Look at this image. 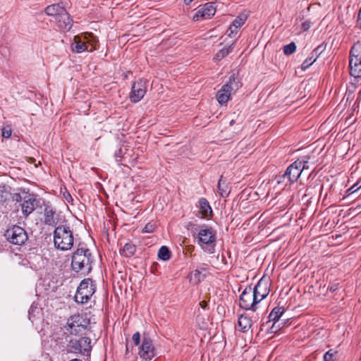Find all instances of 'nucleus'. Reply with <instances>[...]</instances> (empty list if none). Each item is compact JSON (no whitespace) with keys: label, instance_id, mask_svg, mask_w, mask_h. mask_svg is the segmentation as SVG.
<instances>
[{"label":"nucleus","instance_id":"49","mask_svg":"<svg viewBox=\"0 0 361 361\" xmlns=\"http://www.w3.org/2000/svg\"><path fill=\"white\" fill-rule=\"evenodd\" d=\"M88 35H89L90 37H92V35L91 34H88Z\"/></svg>","mask_w":361,"mask_h":361},{"label":"nucleus","instance_id":"30","mask_svg":"<svg viewBox=\"0 0 361 361\" xmlns=\"http://www.w3.org/2000/svg\"><path fill=\"white\" fill-rule=\"evenodd\" d=\"M296 50V45L295 42H291L283 47L284 54L289 56L293 54Z\"/></svg>","mask_w":361,"mask_h":361},{"label":"nucleus","instance_id":"33","mask_svg":"<svg viewBox=\"0 0 361 361\" xmlns=\"http://www.w3.org/2000/svg\"><path fill=\"white\" fill-rule=\"evenodd\" d=\"M132 340L135 345H139L141 341V336L140 332H135L132 336Z\"/></svg>","mask_w":361,"mask_h":361},{"label":"nucleus","instance_id":"17","mask_svg":"<svg viewBox=\"0 0 361 361\" xmlns=\"http://www.w3.org/2000/svg\"><path fill=\"white\" fill-rule=\"evenodd\" d=\"M207 269V265L206 264L199 266L188 275L189 281L193 285L198 284L204 279Z\"/></svg>","mask_w":361,"mask_h":361},{"label":"nucleus","instance_id":"45","mask_svg":"<svg viewBox=\"0 0 361 361\" xmlns=\"http://www.w3.org/2000/svg\"><path fill=\"white\" fill-rule=\"evenodd\" d=\"M329 335L328 331L325 330L324 334H322V337L327 336Z\"/></svg>","mask_w":361,"mask_h":361},{"label":"nucleus","instance_id":"28","mask_svg":"<svg viewBox=\"0 0 361 361\" xmlns=\"http://www.w3.org/2000/svg\"><path fill=\"white\" fill-rule=\"evenodd\" d=\"M158 257L164 261L169 260L171 257V252L169 248L166 246H162L159 250Z\"/></svg>","mask_w":361,"mask_h":361},{"label":"nucleus","instance_id":"31","mask_svg":"<svg viewBox=\"0 0 361 361\" xmlns=\"http://www.w3.org/2000/svg\"><path fill=\"white\" fill-rule=\"evenodd\" d=\"M156 225L155 223L153 221H150L148 224L145 225V226L143 228L142 231L145 233H152L155 230Z\"/></svg>","mask_w":361,"mask_h":361},{"label":"nucleus","instance_id":"16","mask_svg":"<svg viewBox=\"0 0 361 361\" xmlns=\"http://www.w3.org/2000/svg\"><path fill=\"white\" fill-rule=\"evenodd\" d=\"M252 290L259 302L264 300L269 295L270 291L268 282L263 279H261L258 281Z\"/></svg>","mask_w":361,"mask_h":361},{"label":"nucleus","instance_id":"25","mask_svg":"<svg viewBox=\"0 0 361 361\" xmlns=\"http://www.w3.org/2000/svg\"><path fill=\"white\" fill-rule=\"evenodd\" d=\"M136 251V247L131 243H127L120 250L122 255L126 257H132Z\"/></svg>","mask_w":361,"mask_h":361},{"label":"nucleus","instance_id":"23","mask_svg":"<svg viewBox=\"0 0 361 361\" xmlns=\"http://www.w3.org/2000/svg\"><path fill=\"white\" fill-rule=\"evenodd\" d=\"M72 50L77 53H81L88 49L86 42L82 41L79 36H75L73 42L71 44Z\"/></svg>","mask_w":361,"mask_h":361},{"label":"nucleus","instance_id":"22","mask_svg":"<svg viewBox=\"0 0 361 361\" xmlns=\"http://www.w3.org/2000/svg\"><path fill=\"white\" fill-rule=\"evenodd\" d=\"M198 207L202 218H208L212 216V209L209 202L205 198H200L199 200Z\"/></svg>","mask_w":361,"mask_h":361},{"label":"nucleus","instance_id":"27","mask_svg":"<svg viewBox=\"0 0 361 361\" xmlns=\"http://www.w3.org/2000/svg\"><path fill=\"white\" fill-rule=\"evenodd\" d=\"M234 48V44H231L228 47H224L222 49L219 50L216 54L215 55V59L219 61L226 56L230 52L233 51Z\"/></svg>","mask_w":361,"mask_h":361},{"label":"nucleus","instance_id":"4","mask_svg":"<svg viewBox=\"0 0 361 361\" xmlns=\"http://www.w3.org/2000/svg\"><path fill=\"white\" fill-rule=\"evenodd\" d=\"M90 319L83 314H74L71 316L66 325L64 326L66 334L79 335L85 332L90 326Z\"/></svg>","mask_w":361,"mask_h":361},{"label":"nucleus","instance_id":"43","mask_svg":"<svg viewBox=\"0 0 361 361\" xmlns=\"http://www.w3.org/2000/svg\"><path fill=\"white\" fill-rule=\"evenodd\" d=\"M64 197H65L66 200L68 202H70V200H72V197H71V196L69 194H68V195H67V196L64 195Z\"/></svg>","mask_w":361,"mask_h":361},{"label":"nucleus","instance_id":"42","mask_svg":"<svg viewBox=\"0 0 361 361\" xmlns=\"http://www.w3.org/2000/svg\"><path fill=\"white\" fill-rule=\"evenodd\" d=\"M357 189L358 188H357V185H354L350 188H349L348 190L350 191L351 193H353L357 191Z\"/></svg>","mask_w":361,"mask_h":361},{"label":"nucleus","instance_id":"13","mask_svg":"<svg viewBox=\"0 0 361 361\" xmlns=\"http://www.w3.org/2000/svg\"><path fill=\"white\" fill-rule=\"evenodd\" d=\"M147 92V80L140 79L133 84L130 95V101L136 103L140 101Z\"/></svg>","mask_w":361,"mask_h":361},{"label":"nucleus","instance_id":"2","mask_svg":"<svg viewBox=\"0 0 361 361\" xmlns=\"http://www.w3.org/2000/svg\"><path fill=\"white\" fill-rule=\"evenodd\" d=\"M308 161L297 160L290 164L286 172L279 176L278 183H284L285 185L291 184L298 180L305 169L309 168Z\"/></svg>","mask_w":361,"mask_h":361},{"label":"nucleus","instance_id":"7","mask_svg":"<svg viewBox=\"0 0 361 361\" xmlns=\"http://www.w3.org/2000/svg\"><path fill=\"white\" fill-rule=\"evenodd\" d=\"M240 87L239 80L234 75L231 76L228 81L216 93V97L219 103L226 104L229 100L231 94L236 92Z\"/></svg>","mask_w":361,"mask_h":361},{"label":"nucleus","instance_id":"37","mask_svg":"<svg viewBox=\"0 0 361 361\" xmlns=\"http://www.w3.org/2000/svg\"><path fill=\"white\" fill-rule=\"evenodd\" d=\"M326 47V44H324V45L322 44V45H319V46L317 47V51H320L319 54L317 55V58H319L322 55V54L325 50Z\"/></svg>","mask_w":361,"mask_h":361},{"label":"nucleus","instance_id":"24","mask_svg":"<svg viewBox=\"0 0 361 361\" xmlns=\"http://www.w3.org/2000/svg\"><path fill=\"white\" fill-rule=\"evenodd\" d=\"M239 330L242 332H247L252 326V320L247 315L242 314L238 318Z\"/></svg>","mask_w":361,"mask_h":361},{"label":"nucleus","instance_id":"41","mask_svg":"<svg viewBox=\"0 0 361 361\" xmlns=\"http://www.w3.org/2000/svg\"><path fill=\"white\" fill-rule=\"evenodd\" d=\"M200 305L202 309H207L208 307V304L205 300H202L200 302Z\"/></svg>","mask_w":361,"mask_h":361},{"label":"nucleus","instance_id":"21","mask_svg":"<svg viewBox=\"0 0 361 361\" xmlns=\"http://www.w3.org/2000/svg\"><path fill=\"white\" fill-rule=\"evenodd\" d=\"M45 12L48 16H53L54 19H56L60 15L59 13L61 12L63 13V17L66 18V10L59 4H52L48 6L45 9Z\"/></svg>","mask_w":361,"mask_h":361},{"label":"nucleus","instance_id":"8","mask_svg":"<svg viewBox=\"0 0 361 361\" xmlns=\"http://www.w3.org/2000/svg\"><path fill=\"white\" fill-rule=\"evenodd\" d=\"M95 292V286L93 281L90 279L82 280L77 288L74 296L75 301L78 303L84 304L87 302Z\"/></svg>","mask_w":361,"mask_h":361},{"label":"nucleus","instance_id":"5","mask_svg":"<svg viewBox=\"0 0 361 361\" xmlns=\"http://www.w3.org/2000/svg\"><path fill=\"white\" fill-rule=\"evenodd\" d=\"M198 244L206 250V246H208L207 251L209 253L214 252L216 232L212 228L207 226H202L197 233Z\"/></svg>","mask_w":361,"mask_h":361},{"label":"nucleus","instance_id":"29","mask_svg":"<svg viewBox=\"0 0 361 361\" xmlns=\"http://www.w3.org/2000/svg\"><path fill=\"white\" fill-rule=\"evenodd\" d=\"M247 20V16L246 15H241L238 16L233 21V26L235 27V31H238V28H240L246 21Z\"/></svg>","mask_w":361,"mask_h":361},{"label":"nucleus","instance_id":"46","mask_svg":"<svg viewBox=\"0 0 361 361\" xmlns=\"http://www.w3.org/2000/svg\"><path fill=\"white\" fill-rule=\"evenodd\" d=\"M192 0H184V2L185 3V4H189L190 3L192 2Z\"/></svg>","mask_w":361,"mask_h":361},{"label":"nucleus","instance_id":"36","mask_svg":"<svg viewBox=\"0 0 361 361\" xmlns=\"http://www.w3.org/2000/svg\"><path fill=\"white\" fill-rule=\"evenodd\" d=\"M12 200L14 202H20L21 201L23 202V197L21 196L20 193H13L12 195Z\"/></svg>","mask_w":361,"mask_h":361},{"label":"nucleus","instance_id":"6","mask_svg":"<svg viewBox=\"0 0 361 361\" xmlns=\"http://www.w3.org/2000/svg\"><path fill=\"white\" fill-rule=\"evenodd\" d=\"M350 74L355 78H361V42L355 43L350 53Z\"/></svg>","mask_w":361,"mask_h":361},{"label":"nucleus","instance_id":"44","mask_svg":"<svg viewBox=\"0 0 361 361\" xmlns=\"http://www.w3.org/2000/svg\"><path fill=\"white\" fill-rule=\"evenodd\" d=\"M88 42L90 43V42L88 40ZM94 42H96V41L94 39L93 41L91 42V45H92V48L90 49V51H92V49H95L94 47H93V43Z\"/></svg>","mask_w":361,"mask_h":361},{"label":"nucleus","instance_id":"1","mask_svg":"<svg viewBox=\"0 0 361 361\" xmlns=\"http://www.w3.org/2000/svg\"><path fill=\"white\" fill-rule=\"evenodd\" d=\"M74 242L73 231L67 225H59L54 231V246L61 250L66 251L72 248Z\"/></svg>","mask_w":361,"mask_h":361},{"label":"nucleus","instance_id":"39","mask_svg":"<svg viewBox=\"0 0 361 361\" xmlns=\"http://www.w3.org/2000/svg\"><path fill=\"white\" fill-rule=\"evenodd\" d=\"M310 27V23L309 22H304L302 23V29L304 30V31H306Z\"/></svg>","mask_w":361,"mask_h":361},{"label":"nucleus","instance_id":"3","mask_svg":"<svg viewBox=\"0 0 361 361\" xmlns=\"http://www.w3.org/2000/svg\"><path fill=\"white\" fill-rule=\"evenodd\" d=\"M92 262V254L87 248H78L72 257L71 267L73 269L79 272L82 270L90 271Z\"/></svg>","mask_w":361,"mask_h":361},{"label":"nucleus","instance_id":"10","mask_svg":"<svg viewBox=\"0 0 361 361\" xmlns=\"http://www.w3.org/2000/svg\"><path fill=\"white\" fill-rule=\"evenodd\" d=\"M258 303L252 288L250 286H247L240 296V307L246 310L255 312Z\"/></svg>","mask_w":361,"mask_h":361},{"label":"nucleus","instance_id":"34","mask_svg":"<svg viewBox=\"0 0 361 361\" xmlns=\"http://www.w3.org/2000/svg\"><path fill=\"white\" fill-rule=\"evenodd\" d=\"M2 136L5 138H8L11 135V128L9 126L4 127L1 129Z\"/></svg>","mask_w":361,"mask_h":361},{"label":"nucleus","instance_id":"38","mask_svg":"<svg viewBox=\"0 0 361 361\" xmlns=\"http://www.w3.org/2000/svg\"><path fill=\"white\" fill-rule=\"evenodd\" d=\"M121 154H122V150L121 149H119L118 151H116L115 152V158H116V161H121Z\"/></svg>","mask_w":361,"mask_h":361},{"label":"nucleus","instance_id":"40","mask_svg":"<svg viewBox=\"0 0 361 361\" xmlns=\"http://www.w3.org/2000/svg\"><path fill=\"white\" fill-rule=\"evenodd\" d=\"M238 31H235V27L232 25L230 26L229 27V33H228V36L229 37H231L232 35L233 34H237Z\"/></svg>","mask_w":361,"mask_h":361},{"label":"nucleus","instance_id":"18","mask_svg":"<svg viewBox=\"0 0 361 361\" xmlns=\"http://www.w3.org/2000/svg\"><path fill=\"white\" fill-rule=\"evenodd\" d=\"M44 224L49 226H55L59 222L58 215L56 211L49 205H47L44 210Z\"/></svg>","mask_w":361,"mask_h":361},{"label":"nucleus","instance_id":"14","mask_svg":"<svg viewBox=\"0 0 361 361\" xmlns=\"http://www.w3.org/2000/svg\"><path fill=\"white\" fill-rule=\"evenodd\" d=\"M39 204V200L34 195H27L23 197V202L21 204V211L23 216L27 218Z\"/></svg>","mask_w":361,"mask_h":361},{"label":"nucleus","instance_id":"48","mask_svg":"<svg viewBox=\"0 0 361 361\" xmlns=\"http://www.w3.org/2000/svg\"><path fill=\"white\" fill-rule=\"evenodd\" d=\"M230 123L231 125L233 124V121H231Z\"/></svg>","mask_w":361,"mask_h":361},{"label":"nucleus","instance_id":"19","mask_svg":"<svg viewBox=\"0 0 361 361\" xmlns=\"http://www.w3.org/2000/svg\"><path fill=\"white\" fill-rule=\"evenodd\" d=\"M283 313V309L282 307H274L269 314V321L274 322V324L271 328L272 332H276L280 327L281 324H278L277 326L276 325L279 322V319L282 316Z\"/></svg>","mask_w":361,"mask_h":361},{"label":"nucleus","instance_id":"47","mask_svg":"<svg viewBox=\"0 0 361 361\" xmlns=\"http://www.w3.org/2000/svg\"><path fill=\"white\" fill-rule=\"evenodd\" d=\"M128 352V345H126V353Z\"/></svg>","mask_w":361,"mask_h":361},{"label":"nucleus","instance_id":"9","mask_svg":"<svg viewBox=\"0 0 361 361\" xmlns=\"http://www.w3.org/2000/svg\"><path fill=\"white\" fill-rule=\"evenodd\" d=\"M4 236L10 243L17 245H23L28 238L26 231L18 226L8 228L5 231Z\"/></svg>","mask_w":361,"mask_h":361},{"label":"nucleus","instance_id":"15","mask_svg":"<svg viewBox=\"0 0 361 361\" xmlns=\"http://www.w3.org/2000/svg\"><path fill=\"white\" fill-rule=\"evenodd\" d=\"M216 7L214 4L207 3L202 8L199 9L193 16V20H200L210 18L215 14Z\"/></svg>","mask_w":361,"mask_h":361},{"label":"nucleus","instance_id":"32","mask_svg":"<svg viewBox=\"0 0 361 361\" xmlns=\"http://www.w3.org/2000/svg\"><path fill=\"white\" fill-rule=\"evenodd\" d=\"M316 61V59L312 60V58L306 59L301 65V68L305 71Z\"/></svg>","mask_w":361,"mask_h":361},{"label":"nucleus","instance_id":"20","mask_svg":"<svg viewBox=\"0 0 361 361\" xmlns=\"http://www.w3.org/2000/svg\"><path fill=\"white\" fill-rule=\"evenodd\" d=\"M62 12L59 13V16L55 19L59 28L63 31H68L72 27V20L70 18L68 13L66 11V18L62 17Z\"/></svg>","mask_w":361,"mask_h":361},{"label":"nucleus","instance_id":"26","mask_svg":"<svg viewBox=\"0 0 361 361\" xmlns=\"http://www.w3.org/2000/svg\"><path fill=\"white\" fill-rule=\"evenodd\" d=\"M218 191L219 195L223 197H227L230 192L228 184L222 176H221L218 182Z\"/></svg>","mask_w":361,"mask_h":361},{"label":"nucleus","instance_id":"35","mask_svg":"<svg viewBox=\"0 0 361 361\" xmlns=\"http://www.w3.org/2000/svg\"><path fill=\"white\" fill-rule=\"evenodd\" d=\"M334 355L333 353H331V350L326 353L324 356L323 359L324 361H332L334 360Z\"/></svg>","mask_w":361,"mask_h":361},{"label":"nucleus","instance_id":"11","mask_svg":"<svg viewBox=\"0 0 361 361\" xmlns=\"http://www.w3.org/2000/svg\"><path fill=\"white\" fill-rule=\"evenodd\" d=\"M90 343V338L82 337L79 339L71 340L68 345V348L71 353L90 355L92 348Z\"/></svg>","mask_w":361,"mask_h":361},{"label":"nucleus","instance_id":"12","mask_svg":"<svg viewBox=\"0 0 361 361\" xmlns=\"http://www.w3.org/2000/svg\"><path fill=\"white\" fill-rule=\"evenodd\" d=\"M138 355L146 361L151 360L156 355V350L152 340L144 334L142 343L138 348Z\"/></svg>","mask_w":361,"mask_h":361}]
</instances>
